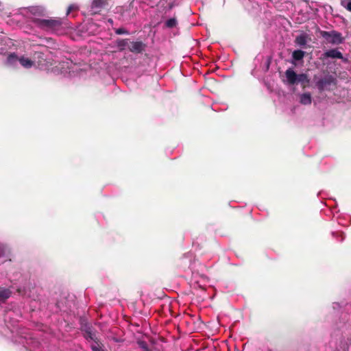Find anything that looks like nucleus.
Listing matches in <instances>:
<instances>
[{
  "label": "nucleus",
  "mask_w": 351,
  "mask_h": 351,
  "mask_svg": "<svg viewBox=\"0 0 351 351\" xmlns=\"http://www.w3.org/2000/svg\"><path fill=\"white\" fill-rule=\"evenodd\" d=\"M31 21L40 29L45 31L58 32L62 29L63 21L60 19H42L34 17Z\"/></svg>",
  "instance_id": "1"
},
{
  "label": "nucleus",
  "mask_w": 351,
  "mask_h": 351,
  "mask_svg": "<svg viewBox=\"0 0 351 351\" xmlns=\"http://www.w3.org/2000/svg\"><path fill=\"white\" fill-rule=\"evenodd\" d=\"M321 35L323 38H324L326 40H327L332 45L341 44L344 40L342 34L337 31H322Z\"/></svg>",
  "instance_id": "2"
},
{
  "label": "nucleus",
  "mask_w": 351,
  "mask_h": 351,
  "mask_svg": "<svg viewBox=\"0 0 351 351\" xmlns=\"http://www.w3.org/2000/svg\"><path fill=\"white\" fill-rule=\"evenodd\" d=\"M335 82L336 79L332 75H328L319 79L316 82V86L320 92H322L330 85L335 84Z\"/></svg>",
  "instance_id": "3"
},
{
  "label": "nucleus",
  "mask_w": 351,
  "mask_h": 351,
  "mask_svg": "<svg viewBox=\"0 0 351 351\" xmlns=\"http://www.w3.org/2000/svg\"><path fill=\"white\" fill-rule=\"evenodd\" d=\"M146 44L142 41H132L128 45V49L134 53H142L145 51Z\"/></svg>",
  "instance_id": "4"
},
{
  "label": "nucleus",
  "mask_w": 351,
  "mask_h": 351,
  "mask_svg": "<svg viewBox=\"0 0 351 351\" xmlns=\"http://www.w3.org/2000/svg\"><path fill=\"white\" fill-rule=\"evenodd\" d=\"M325 58H338L343 60L344 62H348V59L344 58L342 53L337 49H330L323 54Z\"/></svg>",
  "instance_id": "5"
},
{
  "label": "nucleus",
  "mask_w": 351,
  "mask_h": 351,
  "mask_svg": "<svg viewBox=\"0 0 351 351\" xmlns=\"http://www.w3.org/2000/svg\"><path fill=\"white\" fill-rule=\"evenodd\" d=\"M107 5L105 0H94L91 5V11L93 14H99L101 9Z\"/></svg>",
  "instance_id": "6"
},
{
  "label": "nucleus",
  "mask_w": 351,
  "mask_h": 351,
  "mask_svg": "<svg viewBox=\"0 0 351 351\" xmlns=\"http://www.w3.org/2000/svg\"><path fill=\"white\" fill-rule=\"evenodd\" d=\"M28 12L36 16H43L45 14V9L41 5L30 6L27 8Z\"/></svg>",
  "instance_id": "7"
},
{
  "label": "nucleus",
  "mask_w": 351,
  "mask_h": 351,
  "mask_svg": "<svg viewBox=\"0 0 351 351\" xmlns=\"http://www.w3.org/2000/svg\"><path fill=\"white\" fill-rule=\"evenodd\" d=\"M285 76L287 77V82L290 85L297 84V77L298 75L291 68L288 69L285 71Z\"/></svg>",
  "instance_id": "8"
},
{
  "label": "nucleus",
  "mask_w": 351,
  "mask_h": 351,
  "mask_svg": "<svg viewBox=\"0 0 351 351\" xmlns=\"http://www.w3.org/2000/svg\"><path fill=\"white\" fill-rule=\"evenodd\" d=\"M308 39H311L308 35L306 33H302L295 37V43L300 47H304L306 45Z\"/></svg>",
  "instance_id": "9"
},
{
  "label": "nucleus",
  "mask_w": 351,
  "mask_h": 351,
  "mask_svg": "<svg viewBox=\"0 0 351 351\" xmlns=\"http://www.w3.org/2000/svg\"><path fill=\"white\" fill-rule=\"evenodd\" d=\"M82 330L85 332V333H86L85 337L86 338H89V339L96 341H95V339H96L95 335L93 332V328L90 324H83L82 326Z\"/></svg>",
  "instance_id": "10"
},
{
  "label": "nucleus",
  "mask_w": 351,
  "mask_h": 351,
  "mask_svg": "<svg viewBox=\"0 0 351 351\" xmlns=\"http://www.w3.org/2000/svg\"><path fill=\"white\" fill-rule=\"evenodd\" d=\"M32 60L34 64L36 62L38 65L43 64L45 62V55L41 51H34L32 54Z\"/></svg>",
  "instance_id": "11"
},
{
  "label": "nucleus",
  "mask_w": 351,
  "mask_h": 351,
  "mask_svg": "<svg viewBox=\"0 0 351 351\" xmlns=\"http://www.w3.org/2000/svg\"><path fill=\"white\" fill-rule=\"evenodd\" d=\"M12 294V291L4 287H0V302H5Z\"/></svg>",
  "instance_id": "12"
},
{
  "label": "nucleus",
  "mask_w": 351,
  "mask_h": 351,
  "mask_svg": "<svg viewBox=\"0 0 351 351\" xmlns=\"http://www.w3.org/2000/svg\"><path fill=\"white\" fill-rule=\"evenodd\" d=\"M296 80L297 84L298 83H300L303 88H305L310 82L309 79L308 78V75L305 73H301L298 75Z\"/></svg>",
  "instance_id": "13"
},
{
  "label": "nucleus",
  "mask_w": 351,
  "mask_h": 351,
  "mask_svg": "<svg viewBox=\"0 0 351 351\" xmlns=\"http://www.w3.org/2000/svg\"><path fill=\"white\" fill-rule=\"evenodd\" d=\"M19 63L25 68L29 69L34 65V61L32 59L21 56L19 58Z\"/></svg>",
  "instance_id": "14"
},
{
  "label": "nucleus",
  "mask_w": 351,
  "mask_h": 351,
  "mask_svg": "<svg viewBox=\"0 0 351 351\" xmlns=\"http://www.w3.org/2000/svg\"><path fill=\"white\" fill-rule=\"evenodd\" d=\"M10 254L8 246L3 243L0 242V258L1 257H8Z\"/></svg>",
  "instance_id": "15"
},
{
  "label": "nucleus",
  "mask_w": 351,
  "mask_h": 351,
  "mask_svg": "<svg viewBox=\"0 0 351 351\" xmlns=\"http://www.w3.org/2000/svg\"><path fill=\"white\" fill-rule=\"evenodd\" d=\"M312 101L311 95L309 93H305L300 96V103L304 105L311 104Z\"/></svg>",
  "instance_id": "16"
},
{
  "label": "nucleus",
  "mask_w": 351,
  "mask_h": 351,
  "mask_svg": "<svg viewBox=\"0 0 351 351\" xmlns=\"http://www.w3.org/2000/svg\"><path fill=\"white\" fill-rule=\"evenodd\" d=\"M305 54L306 52L304 51L295 50L292 53V58L295 61H300L304 58Z\"/></svg>",
  "instance_id": "17"
},
{
  "label": "nucleus",
  "mask_w": 351,
  "mask_h": 351,
  "mask_svg": "<svg viewBox=\"0 0 351 351\" xmlns=\"http://www.w3.org/2000/svg\"><path fill=\"white\" fill-rule=\"evenodd\" d=\"M128 40L129 39H119L117 40V45L119 48L120 51H123L125 49L126 47H128Z\"/></svg>",
  "instance_id": "18"
},
{
  "label": "nucleus",
  "mask_w": 351,
  "mask_h": 351,
  "mask_svg": "<svg viewBox=\"0 0 351 351\" xmlns=\"http://www.w3.org/2000/svg\"><path fill=\"white\" fill-rule=\"evenodd\" d=\"M177 23V20L175 18H171L165 22V25L168 28H173L176 26Z\"/></svg>",
  "instance_id": "19"
},
{
  "label": "nucleus",
  "mask_w": 351,
  "mask_h": 351,
  "mask_svg": "<svg viewBox=\"0 0 351 351\" xmlns=\"http://www.w3.org/2000/svg\"><path fill=\"white\" fill-rule=\"evenodd\" d=\"M137 343L138 347L142 349L143 351H151L147 343L145 341H138Z\"/></svg>",
  "instance_id": "20"
},
{
  "label": "nucleus",
  "mask_w": 351,
  "mask_h": 351,
  "mask_svg": "<svg viewBox=\"0 0 351 351\" xmlns=\"http://www.w3.org/2000/svg\"><path fill=\"white\" fill-rule=\"evenodd\" d=\"M115 33L119 35L128 34V32L124 28H118L115 30Z\"/></svg>",
  "instance_id": "21"
},
{
  "label": "nucleus",
  "mask_w": 351,
  "mask_h": 351,
  "mask_svg": "<svg viewBox=\"0 0 351 351\" xmlns=\"http://www.w3.org/2000/svg\"><path fill=\"white\" fill-rule=\"evenodd\" d=\"M117 12L121 13V14L123 15L125 12V9L123 6H119L117 8Z\"/></svg>",
  "instance_id": "22"
},
{
  "label": "nucleus",
  "mask_w": 351,
  "mask_h": 351,
  "mask_svg": "<svg viewBox=\"0 0 351 351\" xmlns=\"http://www.w3.org/2000/svg\"><path fill=\"white\" fill-rule=\"evenodd\" d=\"M345 7L348 11L351 12V0L347 1V4Z\"/></svg>",
  "instance_id": "23"
},
{
  "label": "nucleus",
  "mask_w": 351,
  "mask_h": 351,
  "mask_svg": "<svg viewBox=\"0 0 351 351\" xmlns=\"http://www.w3.org/2000/svg\"><path fill=\"white\" fill-rule=\"evenodd\" d=\"M74 9V5H70L68 9H67V12H66V15L69 14V13Z\"/></svg>",
  "instance_id": "24"
},
{
  "label": "nucleus",
  "mask_w": 351,
  "mask_h": 351,
  "mask_svg": "<svg viewBox=\"0 0 351 351\" xmlns=\"http://www.w3.org/2000/svg\"><path fill=\"white\" fill-rule=\"evenodd\" d=\"M133 3H134V0H132V1L130 3L129 8H132V7H133Z\"/></svg>",
  "instance_id": "25"
},
{
  "label": "nucleus",
  "mask_w": 351,
  "mask_h": 351,
  "mask_svg": "<svg viewBox=\"0 0 351 351\" xmlns=\"http://www.w3.org/2000/svg\"><path fill=\"white\" fill-rule=\"evenodd\" d=\"M14 58L16 57V56H15L14 54H11V55H10V56H9L10 59H11L12 58H14Z\"/></svg>",
  "instance_id": "26"
}]
</instances>
